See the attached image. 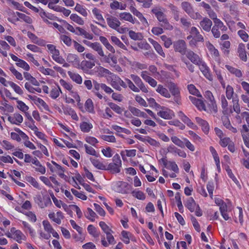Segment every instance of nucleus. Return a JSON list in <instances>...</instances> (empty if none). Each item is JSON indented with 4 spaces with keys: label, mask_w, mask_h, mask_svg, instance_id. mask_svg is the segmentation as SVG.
<instances>
[{
    "label": "nucleus",
    "mask_w": 249,
    "mask_h": 249,
    "mask_svg": "<svg viewBox=\"0 0 249 249\" xmlns=\"http://www.w3.org/2000/svg\"><path fill=\"white\" fill-rule=\"evenodd\" d=\"M130 77L136 85H135L133 82L128 78H125L128 88L135 92H139L140 90L144 93L148 92L147 87L145 86L142 79L137 75L130 74Z\"/></svg>",
    "instance_id": "obj_1"
},
{
    "label": "nucleus",
    "mask_w": 249,
    "mask_h": 249,
    "mask_svg": "<svg viewBox=\"0 0 249 249\" xmlns=\"http://www.w3.org/2000/svg\"><path fill=\"white\" fill-rule=\"evenodd\" d=\"M36 203L41 208H44L52 204L50 198L48 195H36L34 198Z\"/></svg>",
    "instance_id": "obj_2"
},
{
    "label": "nucleus",
    "mask_w": 249,
    "mask_h": 249,
    "mask_svg": "<svg viewBox=\"0 0 249 249\" xmlns=\"http://www.w3.org/2000/svg\"><path fill=\"white\" fill-rule=\"evenodd\" d=\"M168 88L172 94L174 96L175 102L179 104L180 102V91L177 85L172 82H170L168 84Z\"/></svg>",
    "instance_id": "obj_3"
},
{
    "label": "nucleus",
    "mask_w": 249,
    "mask_h": 249,
    "mask_svg": "<svg viewBox=\"0 0 249 249\" xmlns=\"http://www.w3.org/2000/svg\"><path fill=\"white\" fill-rule=\"evenodd\" d=\"M190 34L193 36V39L190 41V44H195V42H203L204 37L200 34L198 29L196 27H192L190 29Z\"/></svg>",
    "instance_id": "obj_4"
},
{
    "label": "nucleus",
    "mask_w": 249,
    "mask_h": 249,
    "mask_svg": "<svg viewBox=\"0 0 249 249\" xmlns=\"http://www.w3.org/2000/svg\"><path fill=\"white\" fill-rule=\"evenodd\" d=\"M151 11L155 15L157 19L160 23L167 19L166 16L163 13L164 12V9L163 8L160 7L156 6L153 8Z\"/></svg>",
    "instance_id": "obj_5"
},
{
    "label": "nucleus",
    "mask_w": 249,
    "mask_h": 249,
    "mask_svg": "<svg viewBox=\"0 0 249 249\" xmlns=\"http://www.w3.org/2000/svg\"><path fill=\"white\" fill-rule=\"evenodd\" d=\"M108 26L114 30H117L121 25L120 21L114 17L108 15L106 18Z\"/></svg>",
    "instance_id": "obj_6"
},
{
    "label": "nucleus",
    "mask_w": 249,
    "mask_h": 249,
    "mask_svg": "<svg viewBox=\"0 0 249 249\" xmlns=\"http://www.w3.org/2000/svg\"><path fill=\"white\" fill-rule=\"evenodd\" d=\"M197 66H199V69L203 75L210 81H212L213 78L210 73V70L205 62L202 61Z\"/></svg>",
    "instance_id": "obj_7"
},
{
    "label": "nucleus",
    "mask_w": 249,
    "mask_h": 249,
    "mask_svg": "<svg viewBox=\"0 0 249 249\" xmlns=\"http://www.w3.org/2000/svg\"><path fill=\"white\" fill-rule=\"evenodd\" d=\"M161 110L158 112V115L164 119H171L174 116L173 111L164 107H161Z\"/></svg>",
    "instance_id": "obj_8"
},
{
    "label": "nucleus",
    "mask_w": 249,
    "mask_h": 249,
    "mask_svg": "<svg viewBox=\"0 0 249 249\" xmlns=\"http://www.w3.org/2000/svg\"><path fill=\"white\" fill-rule=\"evenodd\" d=\"M189 99L191 100L192 103L200 110L207 111L205 104L202 100L203 98L201 99H198L195 97L190 96L189 97Z\"/></svg>",
    "instance_id": "obj_9"
},
{
    "label": "nucleus",
    "mask_w": 249,
    "mask_h": 249,
    "mask_svg": "<svg viewBox=\"0 0 249 249\" xmlns=\"http://www.w3.org/2000/svg\"><path fill=\"white\" fill-rule=\"evenodd\" d=\"M111 232V231H109V232L106 233L107 242L106 240V239H105V237L104 236H102L101 243H102V245L105 247H107L109 244L114 245L116 243L115 239H114L113 236L112 235Z\"/></svg>",
    "instance_id": "obj_10"
},
{
    "label": "nucleus",
    "mask_w": 249,
    "mask_h": 249,
    "mask_svg": "<svg viewBox=\"0 0 249 249\" xmlns=\"http://www.w3.org/2000/svg\"><path fill=\"white\" fill-rule=\"evenodd\" d=\"M205 46L212 56L215 60L219 59V53L218 50L209 41L205 42Z\"/></svg>",
    "instance_id": "obj_11"
},
{
    "label": "nucleus",
    "mask_w": 249,
    "mask_h": 249,
    "mask_svg": "<svg viewBox=\"0 0 249 249\" xmlns=\"http://www.w3.org/2000/svg\"><path fill=\"white\" fill-rule=\"evenodd\" d=\"M28 97L34 101L35 103L39 107H42L46 111H49V107L47 104L41 98L36 96L28 95Z\"/></svg>",
    "instance_id": "obj_12"
},
{
    "label": "nucleus",
    "mask_w": 249,
    "mask_h": 249,
    "mask_svg": "<svg viewBox=\"0 0 249 249\" xmlns=\"http://www.w3.org/2000/svg\"><path fill=\"white\" fill-rule=\"evenodd\" d=\"M186 57L194 64L198 65L202 60L199 56L194 52L189 51L186 53Z\"/></svg>",
    "instance_id": "obj_13"
},
{
    "label": "nucleus",
    "mask_w": 249,
    "mask_h": 249,
    "mask_svg": "<svg viewBox=\"0 0 249 249\" xmlns=\"http://www.w3.org/2000/svg\"><path fill=\"white\" fill-rule=\"evenodd\" d=\"M27 36L33 43L40 46H44L46 45V41L44 40L38 38L36 35L32 32H28Z\"/></svg>",
    "instance_id": "obj_14"
},
{
    "label": "nucleus",
    "mask_w": 249,
    "mask_h": 249,
    "mask_svg": "<svg viewBox=\"0 0 249 249\" xmlns=\"http://www.w3.org/2000/svg\"><path fill=\"white\" fill-rule=\"evenodd\" d=\"M221 107L223 109V113L224 114H229L232 113V109L229 108L228 102L224 95H222L220 98Z\"/></svg>",
    "instance_id": "obj_15"
},
{
    "label": "nucleus",
    "mask_w": 249,
    "mask_h": 249,
    "mask_svg": "<svg viewBox=\"0 0 249 249\" xmlns=\"http://www.w3.org/2000/svg\"><path fill=\"white\" fill-rule=\"evenodd\" d=\"M201 28L205 31L209 32L211 29L212 21L207 18H204L199 22Z\"/></svg>",
    "instance_id": "obj_16"
},
{
    "label": "nucleus",
    "mask_w": 249,
    "mask_h": 249,
    "mask_svg": "<svg viewBox=\"0 0 249 249\" xmlns=\"http://www.w3.org/2000/svg\"><path fill=\"white\" fill-rule=\"evenodd\" d=\"M128 184L124 181H118L116 183V191L122 194H126L128 190Z\"/></svg>",
    "instance_id": "obj_17"
},
{
    "label": "nucleus",
    "mask_w": 249,
    "mask_h": 249,
    "mask_svg": "<svg viewBox=\"0 0 249 249\" xmlns=\"http://www.w3.org/2000/svg\"><path fill=\"white\" fill-rule=\"evenodd\" d=\"M175 50L182 54H185L186 49V45L185 41L183 40H180L174 44Z\"/></svg>",
    "instance_id": "obj_18"
},
{
    "label": "nucleus",
    "mask_w": 249,
    "mask_h": 249,
    "mask_svg": "<svg viewBox=\"0 0 249 249\" xmlns=\"http://www.w3.org/2000/svg\"><path fill=\"white\" fill-rule=\"evenodd\" d=\"M129 10L134 15L136 16L139 18L142 24L148 25V23L146 19L143 16L141 12L136 9V8L134 6H130Z\"/></svg>",
    "instance_id": "obj_19"
},
{
    "label": "nucleus",
    "mask_w": 249,
    "mask_h": 249,
    "mask_svg": "<svg viewBox=\"0 0 249 249\" xmlns=\"http://www.w3.org/2000/svg\"><path fill=\"white\" fill-rule=\"evenodd\" d=\"M237 53L240 59L244 62H246L248 59L247 52L245 50V45L243 43L239 44L237 49Z\"/></svg>",
    "instance_id": "obj_20"
},
{
    "label": "nucleus",
    "mask_w": 249,
    "mask_h": 249,
    "mask_svg": "<svg viewBox=\"0 0 249 249\" xmlns=\"http://www.w3.org/2000/svg\"><path fill=\"white\" fill-rule=\"evenodd\" d=\"M148 41L153 46L156 52L162 57H165V54L164 53L162 47L156 41L151 38H148Z\"/></svg>",
    "instance_id": "obj_21"
},
{
    "label": "nucleus",
    "mask_w": 249,
    "mask_h": 249,
    "mask_svg": "<svg viewBox=\"0 0 249 249\" xmlns=\"http://www.w3.org/2000/svg\"><path fill=\"white\" fill-rule=\"evenodd\" d=\"M49 218L58 224H60L61 220L64 218V216L61 212L58 211L56 213H52L48 214Z\"/></svg>",
    "instance_id": "obj_22"
},
{
    "label": "nucleus",
    "mask_w": 249,
    "mask_h": 249,
    "mask_svg": "<svg viewBox=\"0 0 249 249\" xmlns=\"http://www.w3.org/2000/svg\"><path fill=\"white\" fill-rule=\"evenodd\" d=\"M167 150L168 152L171 153L172 154L176 153L179 157H181L182 158H185L186 157V154L184 151L178 149L174 145H169L167 147Z\"/></svg>",
    "instance_id": "obj_23"
},
{
    "label": "nucleus",
    "mask_w": 249,
    "mask_h": 249,
    "mask_svg": "<svg viewBox=\"0 0 249 249\" xmlns=\"http://www.w3.org/2000/svg\"><path fill=\"white\" fill-rule=\"evenodd\" d=\"M8 120L13 124H19L23 121L22 116L18 113H16L12 116H9Z\"/></svg>",
    "instance_id": "obj_24"
},
{
    "label": "nucleus",
    "mask_w": 249,
    "mask_h": 249,
    "mask_svg": "<svg viewBox=\"0 0 249 249\" xmlns=\"http://www.w3.org/2000/svg\"><path fill=\"white\" fill-rule=\"evenodd\" d=\"M196 121L201 126L203 131L205 134H208L210 129V126L208 122L198 117L196 118Z\"/></svg>",
    "instance_id": "obj_25"
},
{
    "label": "nucleus",
    "mask_w": 249,
    "mask_h": 249,
    "mask_svg": "<svg viewBox=\"0 0 249 249\" xmlns=\"http://www.w3.org/2000/svg\"><path fill=\"white\" fill-rule=\"evenodd\" d=\"M32 163L34 164L36 167H34L36 172L40 173L41 174H45L46 173V168L45 166H43L40 161L37 159L36 158H33Z\"/></svg>",
    "instance_id": "obj_26"
},
{
    "label": "nucleus",
    "mask_w": 249,
    "mask_h": 249,
    "mask_svg": "<svg viewBox=\"0 0 249 249\" xmlns=\"http://www.w3.org/2000/svg\"><path fill=\"white\" fill-rule=\"evenodd\" d=\"M103 57V61L108 63L111 66H115L117 64V57L111 53H109L107 55H105Z\"/></svg>",
    "instance_id": "obj_27"
},
{
    "label": "nucleus",
    "mask_w": 249,
    "mask_h": 249,
    "mask_svg": "<svg viewBox=\"0 0 249 249\" xmlns=\"http://www.w3.org/2000/svg\"><path fill=\"white\" fill-rule=\"evenodd\" d=\"M225 67L231 74L235 75V77L241 78L243 76V72L240 69L229 65H226Z\"/></svg>",
    "instance_id": "obj_28"
},
{
    "label": "nucleus",
    "mask_w": 249,
    "mask_h": 249,
    "mask_svg": "<svg viewBox=\"0 0 249 249\" xmlns=\"http://www.w3.org/2000/svg\"><path fill=\"white\" fill-rule=\"evenodd\" d=\"M119 18L121 20H124L129 21L132 24L135 23V18H134L132 15L128 12H123L119 14Z\"/></svg>",
    "instance_id": "obj_29"
},
{
    "label": "nucleus",
    "mask_w": 249,
    "mask_h": 249,
    "mask_svg": "<svg viewBox=\"0 0 249 249\" xmlns=\"http://www.w3.org/2000/svg\"><path fill=\"white\" fill-rule=\"evenodd\" d=\"M68 74L73 82L77 84H82V78L78 73L72 71H68Z\"/></svg>",
    "instance_id": "obj_30"
},
{
    "label": "nucleus",
    "mask_w": 249,
    "mask_h": 249,
    "mask_svg": "<svg viewBox=\"0 0 249 249\" xmlns=\"http://www.w3.org/2000/svg\"><path fill=\"white\" fill-rule=\"evenodd\" d=\"M185 206L191 212L195 211L196 208H198V205H197L194 199L192 197H189L185 204Z\"/></svg>",
    "instance_id": "obj_31"
},
{
    "label": "nucleus",
    "mask_w": 249,
    "mask_h": 249,
    "mask_svg": "<svg viewBox=\"0 0 249 249\" xmlns=\"http://www.w3.org/2000/svg\"><path fill=\"white\" fill-rule=\"evenodd\" d=\"M110 7L111 9L116 10L117 9H120L121 10H125L126 5L125 4H123L121 2H120L117 0H113L110 3Z\"/></svg>",
    "instance_id": "obj_32"
},
{
    "label": "nucleus",
    "mask_w": 249,
    "mask_h": 249,
    "mask_svg": "<svg viewBox=\"0 0 249 249\" xmlns=\"http://www.w3.org/2000/svg\"><path fill=\"white\" fill-rule=\"evenodd\" d=\"M156 91L165 98H169L171 97L170 93H169L167 89L164 88L161 85H159L158 86L157 88L156 89Z\"/></svg>",
    "instance_id": "obj_33"
},
{
    "label": "nucleus",
    "mask_w": 249,
    "mask_h": 249,
    "mask_svg": "<svg viewBox=\"0 0 249 249\" xmlns=\"http://www.w3.org/2000/svg\"><path fill=\"white\" fill-rule=\"evenodd\" d=\"M53 59L59 64H62L64 62V59L60 55L59 51L57 49L51 53Z\"/></svg>",
    "instance_id": "obj_34"
},
{
    "label": "nucleus",
    "mask_w": 249,
    "mask_h": 249,
    "mask_svg": "<svg viewBox=\"0 0 249 249\" xmlns=\"http://www.w3.org/2000/svg\"><path fill=\"white\" fill-rule=\"evenodd\" d=\"M59 38L60 42L65 44L67 47L71 46L72 43H73V40H72L70 36L65 35H61Z\"/></svg>",
    "instance_id": "obj_35"
},
{
    "label": "nucleus",
    "mask_w": 249,
    "mask_h": 249,
    "mask_svg": "<svg viewBox=\"0 0 249 249\" xmlns=\"http://www.w3.org/2000/svg\"><path fill=\"white\" fill-rule=\"evenodd\" d=\"M91 161L93 165L98 169L106 170V166L102 162L98 160L90 158Z\"/></svg>",
    "instance_id": "obj_36"
},
{
    "label": "nucleus",
    "mask_w": 249,
    "mask_h": 249,
    "mask_svg": "<svg viewBox=\"0 0 249 249\" xmlns=\"http://www.w3.org/2000/svg\"><path fill=\"white\" fill-rule=\"evenodd\" d=\"M92 127V124L89 122H82L80 124V128L81 130L85 133H88L89 132Z\"/></svg>",
    "instance_id": "obj_37"
},
{
    "label": "nucleus",
    "mask_w": 249,
    "mask_h": 249,
    "mask_svg": "<svg viewBox=\"0 0 249 249\" xmlns=\"http://www.w3.org/2000/svg\"><path fill=\"white\" fill-rule=\"evenodd\" d=\"M13 239L18 243H21L22 241L26 240V237L24 234L19 230L18 231H17L14 235H13Z\"/></svg>",
    "instance_id": "obj_38"
},
{
    "label": "nucleus",
    "mask_w": 249,
    "mask_h": 249,
    "mask_svg": "<svg viewBox=\"0 0 249 249\" xmlns=\"http://www.w3.org/2000/svg\"><path fill=\"white\" fill-rule=\"evenodd\" d=\"M16 14L18 16V18H17V21H19L20 19H22L25 22L29 24H30L32 22V19L29 16L18 12H17Z\"/></svg>",
    "instance_id": "obj_39"
},
{
    "label": "nucleus",
    "mask_w": 249,
    "mask_h": 249,
    "mask_svg": "<svg viewBox=\"0 0 249 249\" xmlns=\"http://www.w3.org/2000/svg\"><path fill=\"white\" fill-rule=\"evenodd\" d=\"M181 7L188 15L192 17V14L193 13V9L189 2L187 1L182 2Z\"/></svg>",
    "instance_id": "obj_40"
},
{
    "label": "nucleus",
    "mask_w": 249,
    "mask_h": 249,
    "mask_svg": "<svg viewBox=\"0 0 249 249\" xmlns=\"http://www.w3.org/2000/svg\"><path fill=\"white\" fill-rule=\"evenodd\" d=\"M62 93V91L59 86L57 85V87L53 88L50 92V96L53 99H56L59 96L60 93Z\"/></svg>",
    "instance_id": "obj_41"
},
{
    "label": "nucleus",
    "mask_w": 249,
    "mask_h": 249,
    "mask_svg": "<svg viewBox=\"0 0 249 249\" xmlns=\"http://www.w3.org/2000/svg\"><path fill=\"white\" fill-rule=\"evenodd\" d=\"M95 63L93 61L83 60L81 62V67L83 70L91 69L95 65Z\"/></svg>",
    "instance_id": "obj_42"
},
{
    "label": "nucleus",
    "mask_w": 249,
    "mask_h": 249,
    "mask_svg": "<svg viewBox=\"0 0 249 249\" xmlns=\"http://www.w3.org/2000/svg\"><path fill=\"white\" fill-rule=\"evenodd\" d=\"M39 71L43 74L45 75H50L52 77L55 76V71L49 68H45L44 67H40L39 68Z\"/></svg>",
    "instance_id": "obj_43"
},
{
    "label": "nucleus",
    "mask_w": 249,
    "mask_h": 249,
    "mask_svg": "<svg viewBox=\"0 0 249 249\" xmlns=\"http://www.w3.org/2000/svg\"><path fill=\"white\" fill-rule=\"evenodd\" d=\"M121 166H118L114 163H110L106 166V170L110 171L112 173H118L121 171Z\"/></svg>",
    "instance_id": "obj_44"
},
{
    "label": "nucleus",
    "mask_w": 249,
    "mask_h": 249,
    "mask_svg": "<svg viewBox=\"0 0 249 249\" xmlns=\"http://www.w3.org/2000/svg\"><path fill=\"white\" fill-rule=\"evenodd\" d=\"M112 42L119 48L126 50V46L121 41V40L115 36H111L110 37Z\"/></svg>",
    "instance_id": "obj_45"
},
{
    "label": "nucleus",
    "mask_w": 249,
    "mask_h": 249,
    "mask_svg": "<svg viewBox=\"0 0 249 249\" xmlns=\"http://www.w3.org/2000/svg\"><path fill=\"white\" fill-rule=\"evenodd\" d=\"M87 230L89 234L93 237H98L100 235V232L97 231L96 228L92 225H89Z\"/></svg>",
    "instance_id": "obj_46"
},
{
    "label": "nucleus",
    "mask_w": 249,
    "mask_h": 249,
    "mask_svg": "<svg viewBox=\"0 0 249 249\" xmlns=\"http://www.w3.org/2000/svg\"><path fill=\"white\" fill-rule=\"evenodd\" d=\"M225 93H226L225 97H226V98L228 100H231V99H233V97L234 92V89L231 86L228 85L226 86V90H225Z\"/></svg>",
    "instance_id": "obj_47"
},
{
    "label": "nucleus",
    "mask_w": 249,
    "mask_h": 249,
    "mask_svg": "<svg viewBox=\"0 0 249 249\" xmlns=\"http://www.w3.org/2000/svg\"><path fill=\"white\" fill-rule=\"evenodd\" d=\"M7 3L10 6L17 10L23 11L24 7L21 4L15 1L14 0H6Z\"/></svg>",
    "instance_id": "obj_48"
},
{
    "label": "nucleus",
    "mask_w": 249,
    "mask_h": 249,
    "mask_svg": "<svg viewBox=\"0 0 249 249\" xmlns=\"http://www.w3.org/2000/svg\"><path fill=\"white\" fill-rule=\"evenodd\" d=\"M129 36L134 40H140L143 38L142 34L140 33H136L132 30L128 32Z\"/></svg>",
    "instance_id": "obj_49"
},
{
    "label": "nucleus",
    "mask_w": 249,
    "mask_h": 249,
    "mask_svg": "<svg viewBox=\"0 0 249 249\" xmlns=\"http://www.w3.org/2000/svg\"><path fill=\"white\" fill-rule=\"evenodd\" d=\"M67 61L74 64H76L79 62L78 56L74 53H69L67 57Z\"/></svg>",
    "instance_id": "obj_50"
},
{
    "label": "nucleus",
    "mask_w": 249,
    "mask_h": 249,
    "mask_svg": "<svg viewBox=\"0 0 249 249\" xmlns=\"http://www.w3.org/2000/svg\"><path fill=\"white\" fill-rule=\"evenodd\" d=\"M91 49L97 52L98 54L101 56H104L105 54L103 50V48L98 42H94Z\"/></svg>",
    "instance_id": "obj_51"
},
{
    "label": "nucleus",
    "mask_w": 249,
    "mask_h": 249,
    "mask_svg": "<svg viewBox=\"0 0 249 249\" xmlns=\"http://www.w3.org/2000/svg\"><path fill=\"white\" fill-rule=\"evenodd\" d=\"M8 84L14 89V91L16 93H17L19 95H22L23 94V91L21 89V88L19 86H18V85H17L15 83H14L13 82L9 81L8 82Z\"/></svg>",
    "instance_id": "obj_52"
},
{
    "label": "nucleus",
    "mask_w": 249,
    "mask_h": 249,
    "mask_svg": "<svg viewBox=\"0 0 249 249\" xmlns=\"http://www.w3.org/2000/svg\"><path fill=\"white\" fill-rule=\"evenodd\" d=\"M51 197L54 204L57 207L60 208L62 207L65 210L67 208V205L65 203H63L61 200L57 199L53 194L51 195Z\"/></svg>",
    "instance_id": "obj_53"
},
{
    "label": "nucleus",
    "mask_w": 249,
    "mask_h": 249,
    "mask_svg": "<svg viewBox=\"0 0 249 249\" xmlns=\"http://www.w3.org/2000/svg\"><path fill=\"white\" fill-rule=\"evenodd\" d=\"M123 237L122 240L126 244H128L130 242V239L132 238V234L129 232L123 231L121 232Z\"/></svg>",
    "instance_id": "obj_54"
},
{
    "label": "nucleus",
    "mask_w": 249,
    "mask_h": 249,
    "mask_svg": "<svg viewBox=\"0 0 249 249\" xmlns=\"http://www.w3.org/2000/svg\"><path fill=\"white\" fill-rule=\"evenodd\" d=\"M92 12L96 19H97L98 21L105 22L104 18H103L101 13V11L99 9H97V8H94L92 10Z\"/></svg>",
    "instance_id": "obj_55"
},
{
    "label": "nucleus",
    "mask_w": 249,
    "mask_h": 249,
    "mask_svg": "<svg viewBox=\"0 0 249 249\" xmlns=\"http://www.w3.org/2000/svg\"><path fill=\"white\" fill-rule=\"evenodd\" d=\"M223 125L224 126L229 130H230L231 132L235 133L237 132V129L234 127H233L229 120L228 118H226L223 120Z\"/></svg>",
    "instance_id": "obj_56"
},
{
    "label": "nucleus",
    "mask_w": 249,
    "mask_h": 249,
    "mask_svg": "<svg viewBox=\"0 0 249 249\" xmlns=\"http://www.w3.org/2000/svg\"><path fill=\"white\" fill-rule=\"evenodd\" d=\"M188 89L191 94L196 95L197 97L202 98V95L200 93L199 91L196 88L194 85L192 84L188 85Z\"/></svg>",
    "instance_id": "obj_57"
},
{
    "label": "nucleus",
    "mask_w": 249,
    "mask_h": 249,
    "mask_svg": "<svg viewBox=\"0 0 249 249\" xmlns=\"http://www.w3.org/2000/svg\"><path fill=\"white\" fill-rule=\"evenodd\" d=\"M70 18L73 21L76 22L79 25H83L84 24L85 22L84 20L80 17H79L76 14H71L70 16Z\"/></svg>",
    "instance_id": "obj_58"
},
{
    "label": "nucleus",
    "mask_w": 249,
    "mask_h": 249,
    "mask_svg": "<svg viewBox=\"0 0 249 249\" xmlns=\"http://www.w3.org/2000/svg\"><path fill=\"white\" fill-rule=\"evenodd\" d=\"M214 25L216 28L220 29L222 32H226L227 30V27L224 25V23L219 19H216L214 21Z\"/></svg>",
    "instance_id": "obj_59"
},
{
    "label": "nucleus",
    "mask_w": 249,
    "mask_h": 249,
    "mask_svg": "<svg viewBox=\"0 0 249 249\" xmlns=\"http://www.w3.org/2000/svg\"><path fill=\"white\" fill-rule=\"evenodd\" d=\"M85 107L86 110L89 112L92 113L94 111L93 104L91 99H88L86 101Z\"/></svg>",
    "instance_id": "obj_60"
},
{
    "label": "nucleus",
    "mask_w": 249,
    "mask_h": 249,
    "mask_svg": "<svg viewBox=\"0 0 249 249\" xmlns=\"http://www.w3.org/2000/svg\"><path fill=\"white\" fill-rule=\"evenodd\" d=\"M85 215L88 219L91 221H94L95 220V217L96 216L95 213L89 208L87 209V212Z\"/></svg>",
    "instance_id": "obj_61"
},
{
    "label": "nucleus",
    "mask_w": 249,
    "mask_h": 249,
    "mask_svg": "<svg viewBox=\"0 0 249 249\" xmlns=\"http://www.w3.org/2000/svg\"><path fill=\"white\" fill-rule=\"evenodd\" d=\"M59 83L60 85L68 91L71 90V89H73V86L71 83L66 81L63 79H60Z\"/></svg>",
    "instance_id": "obj_62"
},
{
    "label": "nucleus",
    "mask_w": 249,
    "mask_h": 249,
    "mask_svg": "<svg viewBox=\"0 0 249 249\" xmlns=\"http://www.w3.org/2000/svg\"><path fill=\"white\" fill-rule=\"evenodd\" d=\"M171 139L172 142L176 145L181 148H184V143L183 140L182 141L180 140L177 136H172Z\"/></svg>",
    "instance_id": "obj_63"
},
{
    "label": "nucleus",
    "mask_w": 249,
    "mask_h": 249,
    "mask_svg": "<svg viewBox=\"0 0 249 249\" xmlns=\"http://www.w3.org/2000/svg\"><path fill=\"white\" fill-rule=\"evenodd\" d=\"M18 104L17 107L21 111L26 112L29 109V107L24 102L21 101L17 100Z\"/></svg>",
    "instance_id": "obj_64"
}]
</instances>
